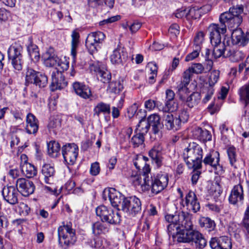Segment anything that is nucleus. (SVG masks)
Listing matches in <instances>:
<instances>
[{
    "label": "nucleus",
    "instance_id": "nucleus-1",
    "mask_svg": "<svg viewBox=\"0 0 249 249\" xmlns=\"http://www.w3.org/2000/svg\"><path fill=\"white\" fill-rule=\"evenodd\" d=\"M192 216L184 212L165 216V220L169 224L167 231L169 236L177 239L178 242L191 243L196 248L202 249L207 245L206 240L199 231L193 230Z\"/></svg>",
    "mask_w": 249,
    "mask_h": 249
},
{
    "label": "nucleus",
    "instance_id": "nucleus-2",
    "mask_svg": "<svg viewBox=\"0 0 249 249\" xmlns=\"http://www.w3.org/2000/svg\"><path fill=\"white\" fill-rule=\"evenodd\" d=\"M132 181L136 185H141L142 190L148 191L150 188L152 194L157 195L163 190L167 186L169 181L168 174L166 173L160 172L153 178L149 175L141 177L136 175L132 177Z\"/></svg>",
    "mask_w": 249,
    "mask_h": 249
},
{
    "label": "nucleus",
    "instance_id": "nucleus-3",
    "mask_svg": "<svg viewBox=\"0 0 249 249\" xmlns=\"http://www.w3.org/2000/svg\"><path fill=\"white\" fill-rule=\"evenodd\" d=\"M243 7L240 6L230 8L229 11L221 14L219 19L221 25L222 33H226L227 28L232 31L233 30L238 29V27L243 21Z\"/></svg>",
    "mask_w": 249,
    "mask_h": 249
},
{
    "label": "nucleus",
    "instance_id": "nucleus-4",
    "mask_svg": "<svg viewBox=\"0 0 249 249\" xmlns=\"http://www.w3.org/2000/svg\"><path fill=\"white\" fill-rule=\"evenodd\" d=\"M183 157L188 168H201L203 149L197 143L194 142L189 143L187 147L183 151Z\"/></svg>",
    "mask_w": 249,
    "mask_h": 249
},
{
    "label": "nucleus",
    "instance_id": "nucleus-5",
    "mask_svg": "<svg viewBox=\"0 0 249 249\" xmlns=\"http://www.w3.org/2000/svg\"><path fill=\"white\" fill-rule=\"evenodd\" d=\"M57 232L59 245L63 249H68L76 241L75 231L72 228L71 222L66 225L63 223V225L58 228Z\"/></svg>",
    "mask_w": 249,
    "mask_h": 249
},
{
    "label": "nucleus",
    "instance_id": "nucleus-6",
    "mask_svg": "<svg viewBox=\"0 0 249 249\" xmlns=\"http://www.w3.org/2000/svg\"><path fill=\"white\" fill-rule=\"evenodd\" d=\"M96 215L103 222L110 224H117L121 221V216L118 212L104 205L98 206L96 209Z\"/></svg>",
    "mask_w": 249,
    "mask_h": 249
},
{
    "label": "nucleus",
    "instance_id": "nucleus-7",
    "mask_svg": "<svg viewBox=\"0 0 249 249\" xmlns=\"http://www.w3.org/2000/svg\"><path fill=\"white\" fill-rule=\"evenodd\" d=\"M105 38V34L100 31L92 32L87 37L85 45L90 54L93 55L100 49Z\"/></svg>",
    "mask_w": 249,
    "mask_h": 249
},
{
    "label": "nucleus",
    "instance_id": "nucleus-8",
    "mask_svg": "<svg viewBox=\"0 0 249 249\" xmlns=\"http://www.w3.org/2000/svg\"><path fill=\"white\" fill-rule=\"evenodd\" d=\"M22 48L20 45H15L10 47L8 51V57L16 71H20L22 69L23 60L21 52Z\"/></svg>",
    "mask_w": 249,
    "mask_h": 249
},
{
    "label": "nucleus",
    "instance_id": "nucleus-9",
    "mask_svg": "<svg viewBox=\"0 0 249 249\" xmlns=\"http://www.w3.org/2000/svg\"><path fill=\"white\" fill-rule=\"evenodd\" d=\"M142 204L140 200L136 196L125 198L122 203V210L133 216L141 211Z\"/></svg>",
    "mask_w": 249,
    "mask_h": 249
},
{
    "label": "nucleus",
    "instance_id": "nucleus-10",
    "mask_svg": "<svg viewBox=\"0 0 249 249\" xmlns=\"http://www.w3.org/2000/svg\"><path fill=\"white\" fill-rule=\"evenodd\" d=\"M219 154L217 151H213L207 154L202 162L205 165H209L213 168L215 173L221 175L224 171L219 164Z\"/></svg>",
    "mask_w": 249,
    "mask_h": 249
},
{
    "label": "nucleus",
    "instance_id": "nucleus-11",
    "mask_svg": "<svg viewBox=\"0 0 249 249\" xmlns=\"http://www.w3.org/2000/svg\"><path fill=\"white\" fill-rule=\"evenodd\" d=\"M62 154L65 161L68 164L72 165L77 158L78 147L74 143H68L62 147Z\"/></svg>",
    "mask_w": 249,
    "mask_h": 249
},
{
    "label": "nucleus",
    "instance_id": "nucleus-12",
    "mask_svg": "<svg viewBox=\"0 0 249 249\" xmlns=\"http://www.w3.org/2000/svg\"><path fill=\"white\" fill-rule=\"evenodd\" d=\"M16 187L18 192L24 196L33 194L35 189L33 182L24 178H19L17 180Z\"/></svg>",
    "mask_w": 249,
    "mask_h": 249
},
{
    "label": "nucleus",
    "instance_id": "nucleus-13",
    "mask_svg": "<svg viewBox=\"0 0 249 249\" xmlns=\"http://www.w3.org/2000/svg\"><path fill=\"white\" fill-rule=\"evenodd\" d=\"M89 69L91 71H93L96 74L98 78L104 83H108L111 78V75L106 68L101 66L100 63H95L90 64Z\"/></svg>",
    "mask_w": 249,
    "mask_h": 249
},
{
    "label": "nucleus",
    "instance_id": "nucleus-14",
    "mask_svg": "<svg viewBox=\"0 0 249 249\" xmlns=\"http://www.w3.org/2000/svg\"><path fill=\"white\" fill-rule=\"evenodd\" d=\"M152 127V131L155 135L160 136L159 133L162 128V124L160 123V117L157 114L150 115L147 118V124L144 128L142 132L147 133L150 128Z\"/></svg>",
    "mask_w": 249,
    "mask_h": 249
},
{
    "label": "nucleus",
    "instance_id": "nucleus-15",
    "mask_svg": "<svg viewBox=\"0 0 249 249\" xmlns=\"http://www.w3.org/2000/svg\"><path fill=\"white\" fill-rule=\"evenodd\" d=\"M231 41L233 45L244 47L249 42V33H244L240 28L233 30L231 34Z\"/></svg>",
    "mask_w": 249,
    "mask_h": 249
},
{
    "label": "nucleus",
    "instance_id": "nucleus-16",
    "mask_svg": "<svg viewBox=\"0 0 249 249\" xmlns=\"http://www.w3.org/2000/svg\"><path fill=\"white\" fill-rule=\"evenodd\" d=\"M162 121L168 130L175 131L179 129L181 127L180 121L178 119L177 116L171 112L164 113L162 116Z\"/></svg>",
    "mask_w": 249,
    "mask_h": 249
},
{
    "label": "nucleus",
    "instance_id": "nucleus-17",
    "mask_svg": "<svg viewBox=\"0 0 249 249\" xmlns=\"http://www.w3.org/2000/svg\"><path fill=\"white\" fill-rule=\"evenodd\" d=\"M51 88L52 90L61 89L67 85V82L61 71L55 70L52 73Z\"/></svg>",
    "mask_w": 249,
    "mask_h": 249
},
{
    "label": "nucleus",
    "instance_id": "nucleus-18",
    "mask_svg": "<svg viewBox=\"0 0 249 249\" xmlns=\"http://www.w3.org/2000/svg\"><path fill=\"white\" fill-rule=\"evenodd\" d=\"M210 246L213 249H231V240L226 236L212 238Z\"/></svg>",
    "mask_w": 249,
    "mask_h": 249
},
{
    "label": "nucleus",
    "instance_id": "nucleus-19",
    "mask_svg": "<svg viewBox=\"0 0 249 249\" xmlns=\"http://www.w3.org/2000/svg\"><path fill=\"white\" fill-rule=\"evenodd\" d=\"M18 191L14 186H5L2 189V195L4 199L12 205L18 202Z\"/></svg>",
    "mask_w": 249,
    "mask_h": 249
},
{
    "label": "nucleus",
    "instance_id": "nucleus-20",
    "mask_svg": "<svg viewBox=\"0 0 249 249\" xmlns=\"http://www.w3.org/2000/svg\"><path fill=\"white\" fill-rule=\"evenodd\" d=\"M244 199V194L242 186L239 184L235 185L229 197V202L234 205L241 204Z\"/></svg>",
    "mask_w": 249,
    "mask_h": 249
},
{
    "label": "nucleus",
    "instance_id": "nucleus-21",
    "mask_svg": "<svg viewBox=\"0 0 249 249\" xmlns=\"http://www.w3.org/2000/svg\"><path fill=\"white\" fill-rule=\"evenodd\" d=\"M221 25L212 23L210 25L208 30L209 33L211 43L212 45H215L221 42V34H224L221 32Z\"/></svg>",
    "mask_w": 249,
    "mask_h": 249
},
{
    "label": "nucleus",
    "instance_id": "nucleus-22",
    "mask_svg": "<svg viewBox=\"0 0 249 249\" xmlns=\"http://www.w3.org/2000/svg\"><path fill=\"white\" fill-rule=\"evenodd\" d=\"M162 150L161 145L158 143L154 145L148 152V155L152 162L155 163L158 167H160L162 164L163 159Z\"/></svg>",
    "mask_w": 249,
    "mask_h": 249
},
{
    "label": "nucleus",
    "instance_id": "nucleus-23",
    "mask_svg": "<svg viewBox=\"0 0 249 249\" xmlns=\"http://www.w3.org/2000/svg\"><path fill=\"white\" fill-rule=\"evenodd\" d=\"M185 203L189 211L196 213L199 211L200 206L195 193L189 191L186 195Z\"/></svg>",
    "mask_w": 249,
    "mask_h": 249
},
{
    "label": "nucleus",
    "instance_id": "nucleus-24",
    "mask_svg": "<svg viewBox=\"0 0 249 249\" xmlns=\"http://www.w3.org/2000/svg\"><path fill=\"white\" fill-rule=\"evenodd\" d=\"M72 88L75 93L81 98L87 99L92 96L90 88L82 83L74 82L72 84Z\"/></svg>",
    "mask_w": 249,
    "mask_h": 249
},
{
    "label": "nucleus",
    "instance_id": "nucleus-25",
    "mask_svg": "<svg viewBox=\"0 0 249 249\" xmlns=\"http://www.w3.org/2000/svg\"><path fill=\"white\" fill-rule=\"evenodd\" d=\"M147 160L148 158L143 156H140L135 160L133 162L134 165L138 170L140 171L142 170V173L143 174V178H144V176H148V173L150 171L149 165L146 163Z\"/></svg>",
    "mask_w": 249,
    "mask_h": 249
},
{
    "label": "nucleus",
    "instance_id": "nucleus-26",
    "mask_svg": "<svg viewBox=\"0 0 249 249\" xmlns=\"http://www.w3.org/2000/svg\"><path fill=\"white\" fill-rule=\"evenodd\" d=\"M38 129V121L32 113H29L26 117V130L29 134H35Z\"/></svg>",
    "mask_w": 249,
    "mask_h": 249
},
{
    "label": "nucleus",
    "instance_id": "nucleus-27",
    "mask_svg": "<svg viewBox=\"0 0 249 249\" xmlns=\"http://www.w3.org/2000/svg\"><path fill=\"white\" fill-rule=\"evenodd\" d=\"M127 53L121 48L115 49L110 55V59L111 63L114 64H120L126 60Z\"/></svg>",
    "mask_w": 249,
    "mask_h": 249
},
{
    "label": "nucleus",
    "instance_id": "nucleus-28",
    "mask_svg": "<svg viewBox=\"0 0 249 249\" xmlns=\"http://www.w3.org/2000/svg\"><path fill=\"white\" fill-rule=\"evenodd\" d=\"M59 58L54 54L53 50L50 48L42 55V59L47 67L56 66Z\"/></svg>",
    "mask_w": 249,
    "mask_h": 249
},
{
    "label": "nucleus",
    "instance_id": "nucleus-29",
    "mask_svg": "<svg viewBox=\"0 0 249 249\" xmlns=\"http://www.w3.org/2000/svg\"><path fill=\"white\" fill-rule=\"evenodd\" d=\"M144 122V118L139 121V123L137 125V129H139L141 132L134 135L131 139L130 143L134 147H138L142 145L144 142V137L143 134L145 133L142 132V130H143V127L141 128L142 123Z\"/></svg>",
    "mask_w": 249,
    "mask_h": 249
},
{
    "label": "nucleus",
    "instance_id": "nucleus-30",
    "mask_svg": "<svg viewBox=\"0 0 249 249\" xmlns=\"http://www.w3.org/2000/svg\"><path fill=\"white\" fill-rule=\"evenodd\" d=\"M107 195L112 206L117 207L124 201V198L121 194L114 188H110L107 191Z\"/></svg>",
    "mask_w": 249,
    "mask_h": 249
},
{
    "label": "nucleus",
    "instance_id": "nucleus-31",
    "mask_svg": "<svg viewBox=\"0 0 249 249\" xmlns=\"http://www.w3.org/2000/svg\"><path fill=\"white\" fill-rule=\"evenodd\" d=\"M193 136L195 139L203 142L211 140L212 135L206 129H202L200 127H196L193 130Z\"/></svg>",
    "mask_w": 249,
    "mask_h": 249
},
{
    "label": "nucleus",
    "instance_id": "nucleus-32",
    "mask_svg": "<svg viewBox=\"0 0 249 249\" xmlns=\"http://www.w3.org/2000/svg\"><path fill=\"white\" fill-rule=\"evenodd\" d=\"M110 113V106L109 104L101 102L98 103L93 109L94 116L99 117L101 114H109Z\"/></svg>",
    "mask_w": 249,
    "mask_h": 249
},
{
    "label": "nucleus",
    "instance_id": "nucleus-33",
    "mask_svg": "<svg viewBox=\"0 0 249 249\" xmlns=\"http://www.w3.org/2000/svg\"><path fill=\"white\" fill-rule=\"evenodd\" d=\"M41 172L44 176L45 182L46 183H50L55 173L53 167L49 164H46L43 166Z\"/></svg>",
    "mask_w": 249,
    "mask_h": 249
},
{
    "label": "nucleus",
    "instance_id": "nucleus-34",
    "mask_svg": "<svg viewBox=\"0 0 249 249\" xmlns=\"http://www.w3.org/2000/svg\"><path fill=\"white\" fill-rule=\"evenodd\" d=\"M227 55L229 56L231 61L237 62L243 60L246 54L241 50L230 49L228 51Z\"/></svg>",
    "mask_w": 249,
    "mask_h": 249
},
{
    "label": "nucleus",
    "instance_id": "nucleus-35",
    "mask_svg": "<svg viewBox=\"0 0 249 249\" xmlns=\"http://www.w3.org/2000/svg\"><path fill=\"white\" fill-rule=\"evenodd\" d=\"M48 153L52 157H56L59 154L60 150V144L54 141L50 142L48 143Z\"/></svg>",
    "mask_w": 249,
    "mask_h": 249
},
{
    "label": "nucleus",
    "instance_id": "nucleus-36",
    "mask_svg": "<svg viewBox=\"0 0 249 249\" xmlns=\"http://www.w3.org/2000/svg\"><path fill=\"white\" fill-rule=\"evenodd\" d=\"M201 99L200 94L197 92H193L186 99V104L190 108L196 106Z\"/></svg>",
    "mask_w": 249,
    "mask_h": 249
},
{
    "label": "nucleus",
    "instance_id": "nucleus-37",
    "mask_svg": "<svg viewBox=\"0 0 249 249\" xmlns=\"http://www.w3.org/2000/svg\"><path fill=\"white\" fill-rule=\"evenodd\" d=\"M88 244L92 248L98 249H104L107 246V243L104 239L99 237H96L88 242Z\"/></svg>",
    "mask_w": 249,
    "mask_h": 249
},
{
    "label": "nucleus",
    "instance_id": "nucleus-38",
    "mask_svg": "<svg viewBox=\"0 0 249 249\" xmlns=\"http://www.w3.org/2000/svg\"><path fill=\"white\" fill-rule=\"evenodd\" d=\"M79 34L76 30H74L71 34V54L73 59H75L76 56V49L79 42Z\"/></svg>",
    "mask_w": 249,
    "mask_h": 249
},
{
    "label": "nucleus",
    "instance_id": "nucleus-39",
    "mask_svg": "<svg viewBox=\"0 0 249 249\" xmlns=\"http://www.w3.org/2000/svg\"><path fill=\"white\" fill-rule=\"evenodd\" d=\"M29 44L27 46V50L31 58L37 60L39 58L38 48L37 46L32 43L31 38H29Z\"/></svg>",
    "mask_w": 249,
    "mask_h": 249
},
{
    "label": "nucleus",
    "instance_id": "nucleus-40",
    "mask_svg": "<svg viewBox=\"0 0 249 249\" xmlns=\"http://www.w3.org/2000/svg\"><path fill=\"white\" fill-rule=\"evenodd\" d=\"M21 170L22 174L28 178H33L37 174L36 167L31 163L23 165Z\"/></svg>",
    "mask_w": 249,
    "mask_h": 249
},
{
    "label": "nucleus",
    "instance_id": "nucleus-41",
    "mask_svg": "<svg viewBox=\"0 0 249 249\" xmlns=\"http://www.w3.org/2000/svg\"><path fill=\"white\" fill-rule=\"evenodd\" d=\"M38 71H36L33 69L28 67L25 72V85L28 86L29 84H33Z\"/></svg>",
    "mask_w": 249,
    "mask_h": 249
},
{
    "label": "nucleus",
    "instance_id": "nucleus-42",
    "mask_svg": "<svg viewBox=\"0 0 249 249\" xmlns=\"http://www.w3.org/2000/svg\"><path fill=\"white\" fill-rule=\"evenodd\" d=\"M199 224L201 227H204L209 231L214 230L215 224L213 220L209 217H203L199 219Z\"/></svg>",
    "mask_w": 249,
    "mask_h": 249
},
{
    "label": "nucleus",
    "instance_id": "nucleus-43",
    "mask_svg": "<svg viewBox=\"0 0 249 249\" xmlns=\"http://www.w3.org/2000/svg\"><path fill=\"white\" fill-rule=\"evenodd\" d=\"M47 84V76L45 74L38 72L37 74V76H36V78L33 85L38 86L40 88H42L46 87Z\"/></svg>",
    "mask_w": 249,
    "mask_h": 249
},
{
    "label": "nucleus",
    "instance_id": "nucleus-44",
    "mask_svg": "<svg viewBox=\"0 0 249 249\" xmlns=\"http://www.w3.org/2000/svg\"><path fill=\"white\" fill-rule=\"evenodd\" d=\"M213 47V55L215 58L221 57L226 50L224 43L220 42L215 45H212Z\"/></svg>",
    "mask_w": 249,
    "mask_h": 249
},
{
    "label": "nucleus",
    "instance_id": "nucleus-45",
    "mask_svg": "<svg viewBox=\"0 0 249 249\" xmlns=\"http://www.w3.org/2000/svg\"><path fill=\"white\" fill-rule=\"evenodd\" d=\"M108 231L106 224L101 222H97L92 225V232L94 234L105 233Z\"/></svg>",
    "mask_w": 249,
    "mask_h": 249
},
{
    "label": "nucleus",
    "instance_id": "nucleus-46",
    "mask_svg": "<svg viewBox=\"0 0 249 249\" xmlns=\"http://www.w3.org/2000/svg\"><path fill=\"white\" fill-rule=\"evenodd\" d=\"M227 154L228 155L229 159L230 160V164L235 168H237L236 162V153L235 148L231 146L228 148Z\"/></svg>",
    "mask_w": 249,
    "mask_h": 249
},
{
    "label": "nucleus",
    "instance_id": "nucleus-47",
    "mask_svg": "<svg viewBox=\"0 0 249 249\" xmlns=\"http://www.w3.org/2000/svg\"><path fill=\"white\" fill-rule=\"evenodd\" d=\"M123 89V85L120 81L112 82L109 83L108 86V90L109 91L115 94L120 93Z\"/></svg>",
    "mask_w": 249,
    "mask_h": 249
},
{
    "label": "nucleus",
    "instance_id": "nucleus-48",
    "mask_svg": "<svg viewBox=\"0 0 249 249\" xmlns=\"http://www.w3.org/2000/svg\"><path fill=\"white\" fill-rule=\"evenodd\" d=\"M188 84H186L184 83L183 81H181L180 83L177 87L179 97L182 100H185L186 99V97L184 95V93H187L188 92L189 89L187 88Z\"/></svg>",
    "mask_w": 249,
    "mask_h": 249
},
{
    "label": "nucleus",
    "instance_id": "nucleus-49",
    "mask_svg": "<svg viewBox=\"0 0 249 249\" xmlns=\"http://www.w3.org/2000/svg\"><path fill=\"white\" fill-rule=\"evenodd\" d=\"M204 36L205 34L203 32L199 31L197 32L194 37V47L201 49V45L204 40Z\"/></svg>",
    "mask_w": 249,
    "mask_h": 249
},
{
    "label": "nucleus",
    "instance_id": "nucleus-50",
    "mask_svg": "<svg viewBox=\"0 0 249 249\" xmlns=\"http://www.w3.org/2000/svg\"><path fill=\"white\" fill-rule=\"evenodd\" d=\"M178 108V104L175 100L165 102V107H163L162 111L165 113L167 112H173Z\"/></svg>",
    "mask_w": 249,
    "mask_h": 249
},
{
    "label": "nucleus",
    "instance_id": "nucleus-51",
    "mask_svg": "<svg viewBox=\"0 0 249 249\" xmlns=\"http://www.w3.org/2000/svg\"><path fill=\"white\" fill-rule=\"evenodd\" d=\"M219 74L220 72L217 70H213L210 72L208 79V83L210 87L213 86L217 82Z\"/></svg>",
    "mask_w": 249,
    "mask_h": 249
},
{
    "label": "nucleus",
    "instance_id": "nucleus-52",
    "mask_svg": "<svg viewBox=\"0 0 249 249\" xmlns=\"http://www.w3.org/2000/svg\"><path fill=\"white\" fill-rule=\"evenodd\" d=\"M188 19L199 18L201 16V11H200L199 8L193 7L188 10Z\"/></svg>",
    "mask_w": 249,
    "mask_h": 249
},
{
    "label": "nucleus",
    "instance_id": "nucleus-53",
    "mask_svg": "<svg viewBox=\"0 0 249 249\" xmlns=\"http://www.w3.org/2000/svg\"><path fill=\"white\" fill-rule=\"evenodd\" d=\"M193 73L201 74L204 70V66L201 63H195L189 68Z\"/></svg>",
    "mask_w": 249,
    "mask_h": 249
},
{
    "label": "nucleus",
    "instance_id": "nucleus-54",
    "mask_svg": "<svg viewBox=\"0 0 249 249\" xmlns=\"http://www.w3.org/2000/svg\"><path fill=\"white\" fill-rule=\"evenodd\" d=\"M61 121L58 117H51L48 124L49 128H57L61 126Z\"/></svg>",
    "mask_w": 249,
    "mask_h": 249
},
{
    "label": "nucleus",
    "instance_id": "nucleus-55",
    "mask_svg": "<svg viewBox=\"0 0 249 249\" xmlns=\"http://www.w3.org/2000/svg\"><path fill=\"white\" fill-rule=\"evenodd\" d=\"M178 119L180 121V124L186 123L189 119V113L185 110H181L178 115H176Z\"/></svg>",
    "mask_w": 249,
    "mask_h": 249
},
{
    "label": "nucleus",
    "instance_id": "nucleus-56",
    "mask_svg": "<svg viewBox=\"0 0 249 249\" xmlns=\"http://www.w3.org/2000/svg\"><path fill=\"white\" fill-rule=\"evenodd\" d=\"M200 50V49L194 47V51L191 53H189L186 56L185 59V61L188 62L193 60V59L198 57Z\"/></svg>",
    "mask_w": 249,
    "mask_h": 249
},
{
    "label": "nucleus",
    "instance_id": "nucleus-57",
    "mask_svg": "<svg viewBox=\"0 0 249 249\" xmlns=\"http://www.w3.org/2000/svg\"><path fill=\"white\" fill-rule=\"evenodd\" d=\"M56 66L58 67L57 69L59 70L66 71L69 68V62L67 60H62L59 58Z\"/></svg>",
    "mask_w": 249,
    "mask_h": 249
},
{
    "label": "nucleus",
    "instance_id": "nucleus-58",
    "mask_svg": "<svg viewBox=\"0 0 249 249\" xmlns=\"http://www.w3.org/2000/svg\"><path fill=\"white\" fill-rule=\"evenodd\" d=\"M100 168L99 163L98 162H95L91 164L90 169V174L92 176H97L100 173Z\"/></svg>",
    "mask_w": 249,
    "mask_h": 249
},
{
    "label": "nucleus",
    "instance_id": "nucleus-59",
    "mask_svg": "<svg viewBox=\"0 0 249 249\" xmlns=\"http://www.w3.org/2000/svg\"><path fill=\"white\" fill-rule=\"evenodd\" d=\"M193 73L191 72V70L188 68L184 71L182 75V79L181 81H183L186 84H189L191 78L193 76Z\"/></svg>",
    "mask_w": 249,
    "mask_h": 249
},
{
    "label": "nucleus",
    "instance_id": "nucleus-60",
    "mask_svg": "<svg viewBox=\"0 0 249 249\" xmlns=\"http://www.w3.org/2000/svg\"><path fill=\"white\" fill-rule=\"evenodd\" d=\"M120 18L121 17L119 15L112 16L110 18H108L107 19L101 21L99 22V24L100 25H104L105 24H110L119 20Z\"/></svg>",
    "mask_w": 249,
    "mask_h": 249
},
{
    "label": "nucleus",
    "instance_id": "nucleus-61",
    "mask_svg": "<svg viewBox=\"0 0 249 249\" xmlns=\"http://www.w3.org/2000/svg\"><path fill=\"white\" fill-rule=\"evenodd\" d=\"M175 17L178 18H182L184 17L188 19V10L186 9L181 8L178 9L174 13Z\"/></svg>",
    "mask_w": 249,
    "mask_h": 249
},
{
    "label": "nucleus",
    "instance_id": "nucleus-62",
    "mask_svg": "<svg viewBox=\"0 0 249 249\" xmlns=\"http://www.w3.org/2000/svg\"><path fill=\"white\" fill-rule=\"evenodd\" d=\"M197 169H194L193 171L192 172L191 180L193 185H195L197 183L201 173V172Z\"/></svg>",
    "mask_w": 249,
    "mask_h": 249
},
{
    "label": "nucleus",
    "instance_id": "nucleus-63",
    "mask_svg": "<svg viewBox=\"0 0 249 249\" xmlns=\"http://www.w3.org/2000/svg\"><path fill=\"white\" fill-rule=\"evenodd\" d=\"M151 220V217H148L146 218L142 225V228L141 229L140 228V229L142 232H144L145 234L147 233V231L150 229Z\"/></svg>",
    "mask_w": 249,
    "mask_h": 249
},
{
    "label": "nucleus",
    "instance_id": "nucleus-64",
    "mask_svg": "<svg viewBox=\"0 0 249 249\" xmlns=\"http://www.w3.org/2000/svg\"><path fill=\"white\" fill-rule=\"evenodd\" d=\"M138 107L139 106L137 103H134L129 107L127 109V114L129 118H131L135 115L137 111Z\"/></svg>",
    "mask_w": 249,
    "mask_h": 249
}]
</instances>
